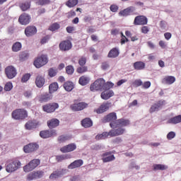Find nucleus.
<instances>
[{"label": "nucleus", "mask_w": 181, "mask_h": 181, "mask_svg": "<svg viewBox=\"0 0 181 181\" xmlns=\"http://www.w3.org/2000/svg\"><path fill=\"white\" fill-rule=\"evenodd\" d=\"M12 117L14 119H25L28 118V112L23 109H17L12 112Z\"/></svg>", "instance_id": "nucleus-1"}, {"label": "nucleus", "mask_w": 181, "mask_h": 181, "mask_svg": "<svg viewBox=\"0 0 181 181\" xmlns=\"http://www.w3.org/2000/svg\"><path fill=\"white\" fill-rule=\"evenodd\" d=\"M21 161L15 160L11 163H7L6 164V170L8 173H12V172H15L18 170L19 168H21Z\"/></svg>", "instance_id": "nucleus-2"}, {"label": "nucleus", "mask_w": 181, "mask_h": 181, "mask_svg": "<svg viewBox=\"0 0 181 181\" xmlns=\"http://www.w3.org/2000/svg\"><path fill=\"white\" fill-rule=\"evenodd\" d=\"M40 165V159H33L28 164L23 167L24 172H32Z\"/></svg>", "instance_id": "nucleus-3"}, {"label": "nucleus", "mask_w": 181, "mask_h": 181, "mask_svg": "<svg viewBox=\"0 0 181 181\" xmlns=\"http://www.w3.org/2000/svg\"><path fill=\"white\" fill-rule=\"evenodd\" d=\"M104 86V79L99 78L96 80L93 84L90 85V91H103V88Z\"/></svg>", "instance_id": "nucleus-4"}, {"label": "nucleus", "mask_w": 181, "mask_h": 181, "mask_svg": "<svg viewBox=\"0 0 181 181\" xmlns=\"http://www.w3.org/2000/svg\"><path fill=\"white\" fill-rule=\"evenodd\" d=\"M48 62L47 55L42 54L34 61V66L37 69H40V67H42V66L47 64Z\"/></svg>", "instance_id": "nucleus-5"}, {"label": "nucleus", "mask_w": 181, "mask_h": 181, "mask_svg": "<svg viewBox=\"0 0 181 181\" xmlns=\"http://www.w3.org/2000/svg\"><path fill=\"white\" fill-rule=\"evenodd\" d=\"M127 125H129V120L125 119H119L115 122L110 124V126L113 129L118 127L122 128V127H127Z\"/></svg>", "instance_id": "nucleus-6"}, {"label": "nucleus", "mask_w": 181, "mask_h": 181, "mask_svg": "<svg viewBox=\"0 0 181 181\" xmlns=\"http://www.w3.org/2000/svg\"><path fill=\"white\" fill-rule=\"evenodd\" d=\"M68 170L67 169H57L55 171H53V173L49 175V179L51 180H53V179H59V177H62L67 173Z\"/></svg>", "instance_id": "nucleus-7"}, {"label": "nucleus", "mask_w": 181, "mask_h": 181, "mask_svg": "<svg viewBox=\"0 0 181 181\" xmlns=\"http://www.w3.org/2000/svg\"><path fill=\"white\" fill-rule=\"evenodd\" d=\"M45 176V171L36 170L30 173L28 175V180H34V179H42V177Z\"/></svg>", "instance_id": "nucleus-8"}, {"label": "nucleus", "mask_w": 181, "mask_h": 181, "mask_svg": "<svg viewBox=\"0 0 181 181\" xmlns=\"http://www.w3.org/2000/svg\"><path fill=\"white\" fill-rule=\"evenodd\" d=\"M59 47L61 52H69V50H70L71 47H73V45L71 44V41H70L69 40H66L62 41L59 43Z\"/></svg>", "instance_id": "nucleus-9"}, {"label": "nucleus", "mask_w": 181, "mask_h": 181, "mask_svg": "<svg viewBox=\"0 0 181 181\" xmlns=\"http://www.w3.org/2000/svg\"><path fill=\"white\" fill-rule=\"evenodd\" d=\"M39 149V144L37 143H30L23 147L25 153H30L32 152H36Z\"/></svg>", "instance_id": "nucleus-10"}, {"label": "nucleus", "mask_w": 181, "mask_h": 181, "mask_svg": "<svg viewBox=\"0 0 181 181\" xmlns=\"http://www.w3.org/2000/svg\"><path fill=\"white\" fill-rule=\"evenodd\" d=\"M59 108V103H52L42 106V110L45 112H54Z\"/></svg>", "instance_id": "nucleus-11"}, {"label": "nucleus", "mask_w": 181, "mask_h": 181, "mask_svg": "<svg viewBox=\"0 0 181 181\" xmlns=\"http://www.w3.org/2000/svg\"><path fill=\"white\" fill-rule=\"evenodd\" d=\"M57 133H56V130H44L40 132V136L43 138V139H46L47 138H52V136H56Z\"/></svg>", "instance_id": "nucleus-12"}, {"label": "nucleus", "mask_w": 181, "mask_h": 181, "mask_svg": "<svg viewBox=\"0 0 181 181\" xmlns=\"http://www.w3.org/2000/svg\"><path fill=\"white\" fill-rule=\"evenodd\" d=\"M114 121H117V113L115 112L108 114L102 119V122L104 124H105V122H110V124L114 123L115 122Z\"/></svg>", "instance_id": "nucleus-13"}, {"label": "nucleus", "mask_w": 181, "mask_h": 181, "mask_svg": "<svg viewBox=\"0 0 181 181\" xmlns=\"http://www.w3.org/2000/svg\"><path fill=\"white\" fill-rule=\"evenodd\" d=\"M76 148H77V146L76 145V144L72 143L61 148L60 151L63 153H67L69 152H73V151H76Z\"/></svg>", "instance_id": "nucleus-14"}, {"label": "nucleus", "mask_w": 181, "mask_h": 181, "mask_svg": "<svg viewBox=\"0 0 181 181\" xmlns=\"http://www.w3.org/2000/svg\"><path fill=\"white\" fill-rule=\"evenodd\" d=\"M25 129H28V131H32V129H36L37 127H39V122L37 120H30L28 121L25 125Z\"/></svg>", "instance_id": "nucleus-15"}, {"label": "nucleus", "mask_w": 181, "mask_h": 181, "mask_svg": "<svg viewBox=\"0 0 181 181\" xmlns=\"http://www.w3.org/2000/svg\"><path fill=\"white\" fill-rule=\"evenodd\" d=\"M18 22H20L21 25L29 24L30 22V16L26 13L21 14L18 18Z\"/></svg>", "instance_id": "nucleus-16"}, {"label": "nucleus", "mask_w": 181, "mask_h": 181, "mask_svg": "<svg viewBox=\"0 0 181 181\" xmlns=\"http://www.w3.org/2000/svg\"><path fill=\"white\" fill-rule=\"evenodd\" d=\"M88 105L84 102L74 103L71 105V110H73V111H82L84 108H87Z\"/></svg>", "instance_id": "nucleus-17"}, {"label": "nucleus", "mask_w": 181, "mask_h": 181, "mask_svg": "<svg viewBox=\"0 0 181 181\" xmlns=\"http://www.w3.org/2000/svg\"><path fill=\"white\" fill-rule=\"evenodd\" d=\"M36 33H37V29L35 26H28L25 29V35L27 36V37L34 36V35H36Z\"/></svg>", "instance_id": "nucleus-18"}, {"label": "nucleus", "mask_w": 181, "mask_h": 181, "mask_svg": "<svg viewBox=\"0 0 181 181\" xmlns=\"http://www.w3.org/2000/svg\"><path fill=\"white\" fill-rule=\"evenodd\" d=\"M8 78H13L16 76V69L13 66H8L5 69Z\"/></svg>", "instance_id": "nucleus-19"}, {"label": "nucleus", "mask_w": 181, "mask_h": 181, "mask_svg": "<svg viewBox=\"0 0 181 181\" xmlns=\"http://www.w3.org/2000/svg\"><path fill=\"white\" fill-rule=\"evenodd\" d=\"M148 18L144 16H138L134 18V25H146Z\"/></svg>", "instance_id": "nucleus-20"}, {"label": "nucleus", "mask_w": 181, "mask_h": 181, "mask_svg": "<svg viewBox=\"0 0 181 181\" xmlns=\"http://www.w3.org/2000/svg\"><path fill=\"white\" fill-rule=\"evenodd\" d=\"M165 100H159L158 103L153 105L150 108V112H155L156 111H159L160 108L163 107L165 105Z\"/></svg>", "instance_id": "nucleus-21"}, {"label": "nucleus", "mask_w": 181, "mask_h": 181, "mask_svg": "<svg viewBox=\"0 0 181 181\" xmlns=\"http://www.w3.org/2000/svg\"><path fill=\"white\" fill-rule=\"evenodd\" d=\"M110 136H119L125 132V129L122 127H118L117 129H111L110 132Z\"/></svg>", "instance_id": "nucleus-22"}, {"label": "nucleus", "mask_w": 181, "mask_h": 181, "mask_svg": "<svg viewBox=\"0 0 181 181\" xmlns=\"http://www.w3.org/2000/svg\"><path fill=\"white\" fill-rule=\"evenodd\" d=\"M110 107H111V103H105L100 106V107L96 110V112L97 114H103L106 111H108Z\"/></svg>", "instance_id": "nucleus-23"}, {"label": "nucleus", "mask_w": 181, "mask_h": 181, "mask_svg": "<svg viewBox=\"0 0 181 181\" xmlns=\"http://www.w3.org/2000/svg\"><path fill=\"white\" fill-rule=\"evenodd\" d=\"M45 83H46V79H45V77H43L42 76L38 75L35 78V86L38 88H42V87L45 86Z\"/></svg>", "instance_id": "nucleus-24"}, {"label": "nucleus", "mask_w": 181, "mask_h": 181, "mask_svg": "<svg viewBox=\"0 0 181 181\" xmlns=\"http://www.w3.org/2000/svg\"><path fill=\"white\" fill-rule=\"evenodd\" d=\"M135 12V7L134 6H129L121 11H119V15L121 16H128L131 13Z\"/></svg>", "instance_id": "nucleus-25"}, {"label": "nucleus", "mask_w": 181, "mask_h": 181, "mask_svg": "<svg viewBox=\"0 0 181 181\" xmlns=\"http://www.w3.org/2000/svg\"><path fill=\"white\" fill-rule=\"evenodd\" d=\"M53 98V95L49 92V93H46L40 96L39 101L40 103H47V101H50Z\"/></svg>", "instance_id": "nucleus-26"}, {"label": "nucleus", "mask_w": 181, "mask_h": 181, "mask_svg": "<svg viewBox=\"0 0 181 181\" xmlns=\"http://www.w3.org/2000/svg\"><path fill=\"white\" fill-rule=\"evenodd\" d=\"M112 153L111 151L103 153V156H106L103 158V162L104 163L107 162H112V160H115V156H114V155H111Z\"/></svg>", "instance_id": "nucleus-27"}, {"label": "nucleus", "mask_w": 181, "mask_h": 181, "mask_svg": "<svg viewBox=\"0 0 181 181\" xmlns=\"http://www.w3.org/2000/svg\"><path fill=\"white\" fill-rule=\"evenodd\" d=\"M83 163H84L83 160H76L68 165V169H76L77 168H80L81 166H83Z\"/></svg>", "instance_id": "nucleus-28"}, {"label": "nucleus", "mask_w": 181, "mask_h": 181, "mask_svg": "<svg viewBox=\"0 0 181 181\" xmlns=\"http://www.w3.org/2000/svg\"><path fill=\"white\" fill-rule=\"evenodd\" d=\"M81 125L83 128H90L93 127V120L90 117H86L81 121Z\"/></svg>", "instance_id": "nucleus-29"}, {"label": "nucleus", "mask_w": 181, "mask_h": 181, "mask_svg": "<svg viewBox=\"0 0 181 181\" xmlns=\"http://www.w3.org/2000/svg\"><path fill=\"white\" fill-rule=\"evenodd\" d=\"M118 56H119V49L115 47L112 49L107 54V57L110 59H115V57H118Z\"/></svg>", "instance_id": "nucleus-30"}, {"label": "nucleus", "mask_w": 181, "mask_h": 181, "mask_svg": "<svg viewBox=\"0 0 181 181\" xmlns=\"http://www.w3.org/2000/svg\"><path fill=\"white\" fill-rule=\"evenodd\" d=\"M181 122V115H179L177 116H175L174 117H172L168 120V124H180Z\"/></svg>", "instance_id": "nucleus-31"}, {"label": "nucleus", "mask_w": 181, "mask_h": 181, "mask_svg": "<svg viewBox=\"0 0 181 181\" xmlns=\"http://www.w3.org/2000/svg\"><path fill=\"white\" fill-rule=\"evenodd\" d=\"M176 81V78L175 76H166L163 79V84H173Z\"/></svg>", "instance_id": "nucleus-32"}, {"label": "nucleus", "mask_w": 181, "mask_h": 181, "mask_svg": "<svg viewBox=\"0 0 181 181\" xmlns=\"http://www.w3.org/2000/svg\"><path fill=\"white\" fill-rule=\"evenodd\" d=\"M59 90V84L57 82H54L49 86V93L50 94H53V93H56V91Z\"/></svg>", "instance_id": "nucleus-33"}, {"label": "nucleus", "mask_w": 181, "mask_h": 181, "mask_svg": "<svg viewBox=\"0 0 181 181\" xmlns=\"http://www.w3.org/2000/svg\"><path fill=\"white\" fill-rule=\"evenodd\" d=\"M59 124H60V122L57 119H52L49 122H47L49 128H56V127H59Z\"/></svg>", "instance_id": "nucleus-34"}, {"label": "nucleus", "mask_w": 181, "mask_h": 181, "mask_svg": "<svg viewBox=\"0 0 181 181\" xmlns=\"http://www.w3.org/2000/svg\"><path fill=\"white\" fill-rule=\"evenodd\" d=\"M28 59H29V52L28 51H23L19 54L20 62H25Z\"/></svg>", "instance_id": "nucleus-35"}, {"label": "nucleus", "mask_w": 181, "mask_h": 181, "mask_svg": "<svg viewBox=\"0 0 181 181\" xmlns=\"http://www.w3.org/2000/svg\"><path fill=\"white\" fill-rule=\"evenodd\" d=\"M112 95H114V92L112 90H108L107 92H103L101 93V98H103V100H108L111 98Z\"/></svg>", "instance_id": "nucleus-36"}, {"label": "nucleus", "mask_w": 181, "mask_h": 181, "mask_svg": "<svg viewBox=\"0 0 181 181\" xmlns=\"http://www.w3.org/2000/svg\"><path fill=\"white\" fill-rule=\"evenodd\" d=\"M135 70H144L145 69V63L143 62H136L134 63Z\"/></svg>", "instance_id": "nucleus-37"}, {"label": "nucleus", "mask_w": 181, "mask_h": 181, "mask_svg": "<svg viewBox=\"0 0 181 181\" xmlns=\"http://www.w3.org/2000/svg\"><path fill=\"white\" fill-rule=\"evenodd\" d=\"M79 84L81 86H87L88 83H90V78L86 76H82L78 81Z\"/></svg>", "instance_id": "nucleus-38"}, {"label": "nucleus", "mask_w": 181, "mask_h": 181, "mask_svg": "<svg viewBox=\"0 0 181 181\" xmlns=\"http://www.w3.org/2000/svg\"><path fill=\"white\" fill-rule=\"evenodd\" d=\"M108 136H110V132H104L100 134H98L95 136V139H97V141H100L101 139H107V138H108Z\"/></svg>", "instance_id": "nucleus-39"}, {"label": "nucleus", "mask_w": 181, "mask_h": 181, "mask_svg": "<svg viewBox=\"0 0 181 181\" xmlns=\"http://www.w3.org/2000/svg\"><path fill=\"white\" fill-rule=\"evenodd\" d=\"M153 170H166L168 169V166L163 164H154L153 165Z\"/></svg>", "instance_id": "nucleus-40"}, {"label": "nucleus", "mask_w": 181, "mask_h": 181, "mask_svg": "<svg viewBox=\"0 0 181 181\" xmlns=\"http://www.w3.org/2000/svg\"><path fill=\"white\" fill-rule=\"evenodd\" d=\"M64 88L66 91H71L74 88V84L71 81H67L64 84Z\"/></svg>", "instance_id": "nucleus-41"}, {"label": "nucleus", "mask_w": 181, "mask_h": 181, "mask_svg": "<svg viewBox=\"0 0 181 181\" xmlns=\"http://www.w3.org/2000/svg\"><path fill=\"white\" fill-rule=\"evenodd\" d=\"M69 139H71V136L67 135H62L58 137V142L62 144L63 142H66V141H69Z\"/></svg>", "instance_id": "nucleus-42"}, {"label": "nucleus", "mask_w": 181, "mask_h": 181, "mask_svg": "<svg viewBox=\"0 0 181 181\" xmlns=\"http://www.w3.org/2000/svg\"><path fill=\"white\" fill-rule=\"evenodd\" d=\"M21 9L25 12V11H28L30 8V2L25 1L20 5Z\"/></svg>", "instance_id": "nucleus-43"}, {"label": "nucleus", "mask_w": 181, "mask_h": 181, "mask_svg": "<svg viewBox=\"0 0 181 181\" xmlns=\"http://www.w3.org/2000/svg\"><path fill=\"white\" fill-rule=\"evenodd\" d=\"M22 49V44L19 42H16L12 46L13 52H19Z\"/></svg>", "instance_id": "nucleus-44"}, {"label": "nucleus", "mask_w": 181, "mask_h": 181, "mask_svg": "<svg viewBox=\"0 0 181 181\" xmlns=\"http://www.w3.org/2000/svg\"><path fill=\"white\" fill-rule=\"evenodd\" d=\"M77 4H78V0H69L66 3V5L68 8H74Z\"/></svg>", "instance_id": "nucleus-45"}, {"label": "nucleus", "mask_w": 181, "mask_h": 181, "mask_svg": "<svg viewBox=\"0 0 181 181\" xmlns=\"http://www.w3.org/2000/svg\"><path fill=\"white\" fill-rule=\"evenodd\" d=\"M58 29H60V24L57 23H52L48 28L51 32H54L55 30H58Z\"/></svg>", "instance_id": "nucleus-46"}, {"label": "nucleus", "mask_w": 181, "mask_h": 181, "mask_svg": "<svg viewBox=\"0 0 181 181\" xmlns=\"http://www.w3.org/2000/svg\"><path fill=\"white\" fill-rule=\"evenodd\" d=\"M112 87H114V83L111 82L105 83V81H104L103 90H110V88H112Z\"/></svg>", "instance_id": "nucleus-47"}, {"label": "nucleus", "mask_w": 181, "mask_h": 181, "mask_svg": "<svg viewBox=\"0 0 181 181\" xmlns=\"http://www.w3.org/2000/svg\"><path fill=\"white\" fill-rule=\"evenodd\" d=\"M35 4L43 6V5H49L50 4V0H35Z\"/></svg>", "instance_id": "nucleus-48"}, {"label": "nucleus", "mask_w": 181, "mask_h": 181, "mask_svg": "<svg viewBox=\"0 0 181 181\" xmlns=\"http://www.w3.org/2000/svg\"><path fill=\"white\" fill-rule=\"evenodd\" d=\"M88 68L86 66H79L76 69V71L78 73V74H83V73H86V71H88Z\"/></svg>", "instance_id": "nucleus-49"}, {"label": "nucleus", "mask_w": 181, "mask_h": 181, "mask_svg": "<svg viewBox=\"0 0 181 181\" xmlns=\"http://www.w3.org/2000/svg\"><path fill=\"white\" fill-rule=\"evenodd\" d=\"M66 71L68 74L71 75L74 73V67L71 65L67 66L66 67Z\"/></svg>", "instance_id": "nucleus-50"}, {"label": "nucleus", "mask_w": 181, "mask_h": 181, "mask_svg": "<svg viewBox=\"0 0 181 181\" xmlns=\"http://www.w3.org/2000/svg\"><path fill=\"white\" fill-rule=\"evenodd\" d=\"M143 84H144V82H142L141 79H136L133 82L134 87H140V86H143Z\"/></svg>", "instance_id": "nucleus-51"}, {"label": "nucleus", "mask_w": 181, "mask_h": 181, "mask_svg": "<svg viewBox=\"0 0 181 181\" xmlns=\"http://www.w3.org/2000/svg\"><path fill=\"white\" fill-rule=\"evenodd\" d=\"M30 78V74H25L21 78V83H26Z\"/></svg>", "instance_id": "nucleus-52"}, {"label": "nucleus", "mask_w": 181, "mask_h": 181, "mask_svg": "<svg viewBox=\"0 0 181 181\" xmlns=\"http://www.w3.org/2000/svg\"><path fill=\"white\" fill-rule=\"evenodd\" d=\"M12 88H13V86H12V83L8 82V83H6V85L4 86L5 91H11L12 90Z\"/></svg>", "instance_id": "nucleus-53"}, {"label": "nucleus", "mask_w": 181, "mask_h": 181, "mask_svg": "<svg viewBox=\"0 0 181 181\" xmlns=\"http://www.w3.org/2000/svg\"><path fill=\"white\" fill-rule=\"evenodd\" d=\"M67 156L66 155H61V156H57L56 159L57 162H63V160L67 159Z\"/></svg>", "instance_id": "nucleus-54"}, {"label": "nucleus", "mask_w": 181, "mask_h": 181, "mask_svg": "<svg viewBox=\"0 0 181 181\" xmlns=\"http://www.w3.org/2000/svg\"><path fill=\"white\" fill-rule=\"evenodd\" d=\"M56 74H57V70H56L53 68H50L49 69V77H54V76H56Z\"/></svg>", "instance_id": "nucleus-55"}, {"label": "nucleus", "mask_w": 181, "mask_h": 181, "mask_svg": "<svg viewBox=\"0 0 181 181\" xmlns=\"http://www.w3.org/2000/svg\"><path fill=\"white\" fill-rule=\"evenodd\" d=\"M86 62H87V59H86V57H81L78 60V64L81 66H84L86 65Z\"/></svg>", "instance_id": "nucleus-56"}, {"label": "nucleus", "mask_w": 181, "mask_h": 181, "mask_svg": "<svg viewBox=\"0 0 181 181\" xmlns=\"http://www.w3.org/2000/svg\"><path fill=\"white\" fill-rule=\"evenodd\" d=\"M176 136V133L175 132H170L167 135V139H173Z\"/></svg>", "instance_id": "nucleus-57"}, {"label": "nucleus", "mask_w": 181, "mask_h": 181, "mask_svg": "<svg viewBox=\"0 0 181 181\" xmlns=\"http://www.w3.org/2000/svg\"><path fill=\"white\" fill-rule=\"evenodd\" d=\"M90 149L92 151H100L101 149V145L100 144H94L90 146Z\"/></svg>", "instance_id": "nucleus-58"}, {"label": "nucleus", "mask_w": 181, "mask_h": 181, "mask_svg": "<svg viewBox=\"0 0 181 181\" xmlns=\"http://www.w3.org/2000/svg\"><path fill=\"white\" fill-rule=\"evenodd\" d=\"M50 39V35H46L45 37H44L41 41L40 43L42 45H45V43H47V42H49V40Z\"/></svg>", "instance_id": "nucleus-59"}, {"label": "nucleus", "mask_w": 181, "mask_h": 181, "mask_svg": "<svg viewBox=\"0 0 181 181\" xmlns=\"http://www.w3.org/2000/svg\"><path fill=\"white\" fill-rule=\"evenodd\" d=\"M110 67V64L107 62H103L101 65L102 70H107Z\"/></svg>", "instance_id": "nucleus-60"}, {"label": "nucleus", "mask_w": 181, "mask_h": 181, "mask_svg": "<svg viewBox=\"0 0 181 181\" xmlns=\"http://www.w3.org/2000/svg\"><path fill=\"white\" fill-rule=\"evenodd\" d=\"M110 11L112 12H117V11H118V6L115 5V4H112L110 6Z\"/></svg>", "instance_id": "nucleus-61"}, {"label": "nucleus", "mask_w": 181, "mask_h": 181, "mask_svg": "<svg viewBox=\"0 0 181 181\" xmlns=\"http://www.w3.org/2000/svg\"><path fill=\"white\" fill-rule=\"evenodd\" d=\"M24 96H25L27 98H30V97H32V90L25 91Z\"/></svg>", "instance_id": "nucleus-62"}, {"label": "nucleus", "mask_w": 181, "mask_h": 181, "mask_svg": "<svg viewBox=\"0 0 181 181\" xmlns=\"http://www.w3.org/2000/svg\"><path fill=\"white\" fill-rule=\"evenodd\" d=\"M142 86L143 88H149V87H151V81H146Z\"/></svg>", "instance_id": "nucleus-63"}, {"label": "nucleus", "mask_w": 181, "mask_h": 181, "mask_svg": "<svg viewBox=\"0 0 181 181\" xmlns=\"http://www.w3.org/2000/svg\"><path fill=\"white\" fill-rule=\"evenodd\" d=\"M148 32H149V28H148V26H144L141 28V33H144L145 35H146V33H148Z\"/></svg>", "instance_id": "nucleus-64"}]
</instances>
